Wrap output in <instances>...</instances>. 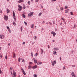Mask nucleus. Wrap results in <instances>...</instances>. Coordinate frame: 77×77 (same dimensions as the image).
<instances>
[{
    "mask_svg": "<svg viewBox=\"0 0 77 77\" xmlns=\"http://www.w3.org/2000/svg\"><path fill=\"white\" fill-rule=\"evenodd\" d=\"M23 0H20L19 1H18V3H22V2H23Z\"/></svg>",
    "mask_w": 77,
    "mask_h": 77,
    "instance_id": "12",
    "label": "nucleus"
},
{
    "mask_svg": "<svg viewBox=\"0 0 77 77\" xmlns=\"http://www.w3.org/2000/svg\"><path fill=\"white\" fill-rule=\"evenodd\" d=\"M56 51H54L53 52V54H56Z\"/></svg>",
    "mask_w": 77,
    "mask_h": 77,
    "instance_id": "20",
    "label": "nucleus"
},
{
    "mask_svg": "<svg viewBox=\"0 0 77 77\" xmlns=\"http://www.w3.org/2000/svg\"><path fill=\"white\" fill-rule=\"evenodd\" d=\"M7 29L8 30L10 29H9V26H7Z\"/></svg>",
    "mask_w": 77,
    "mask_h": 77,
    "instance_id": "29",
    "label": "nucleus"
},
{
    "mask_svg": "<svg viewBox=\"0 0 77 77\" xmlns=\"http://www.w3.org/2000/svg\"><path fill=\"white\" fill-rule=\"evenodd\" d=\"M54 24V21L53 22V24Z\"/></svg>",
    "mask_w": 77,
    "mask_h": 77,
    "instance_id": "62",
    "label": "nucleus"
},
{
    "mask_svg": "<svg viewBox=\"0 0 77 77\" xmlns=\"http://www.w3.org/2000/svg\"><path fill=\"white\" fill-rule=\"evenodd\" d=\"M38 1H39V0H35V2H38Z\"/></svg>",
    "mask_w": 77,
    "mask_h": 77,
    "instance_id": "60",
    "label": "nucleus"
},
{
    "mask_svg": "<svg viewBox=\"0 0 77 77\" xmlns=\"http://www.w3.org/2000/svg\"><path fill=\"white\" fill-rule=\"evenodd\" d=\"M38 67V66H37V65H35L34 66H33V67H32L33 69H35L36 68H37Z\"/></svg>",
    "mask_w": 77,
    "mask_h": 77,
    "instance_id": "7",
    "label": "nucleus"
},
{
    "mask_svg": "<svg viewBox=\"0 0 77 77\" xmlns=\"http://www.w3.org/2000/svg\"><path fill=\"white\" fill-rule=\"evenodd\" d=\"M23 74L24 75H26V72H24V71L23 72Z\"/></svg>",
    "mask_w": 77,
    "mask_h": 77,
    "instance_id": "38",
    "label": "nucleus"
},
{
    "mask_svg": "<svg viewBox=\"0 0 77 77\" xmlns=\"http://www.w3.org/2000/svg\"><path fill=\"white\" fill-rule=\"evenodd\" d=\"M13 75H14V77H15L16 76V72H13Z\"/></svg>",
    "mask_w": 77,
    "mask_h": 77,
    "instance_id": "8",
    "label": "nucleus"
},
{
    "mask_svg": "<svg viewBox=\"0 0 77 77\" xmlns=\"http://www.w3.org/2000/svg\"><path fill=\"white\" fill-rule=\"evenodd\" d=\"M56 0H52V2H55Z\"/></svg>",
    "mask_w": 77,
    "mask_h": 77,
    "instance_id": "57",
    "label": "nucleus"
},
{
    "mask_svg": "<svg viewBox=\"0 0 77 77\" xmlns=\"http://www.w3.org/2000/svg\"><path fill=\"white\" fill-rule=\"evenodd\" d=\"M36 38H37V37H36V36L34 37V39L35 40H36Z\"/></svg>",
    "mask_w": 77,
    "mask_h": 77,
    "instance_id": "28",
    "label": "nucleus"
},
{
    "mask_svg": "<svg viewBox=\"0 0 77 77\" xmlns=\"http://www.w3.org/2000/svg\"><path fill=\"white\" fill-rule=\"evenodd\" d=\"M31 56L32 57H33V53L32 52H31Z\"/></svg>",
    "mask_w": 77,
    "mask_h": 77,
    "instance_id": "41",
    "label": "nucleus"
},
{
    "mask_svg": "<svg viewBox=\"0 0 77 77\" xmlns=\"http://www.w3.org/2000/svg\"><path fill=\"white\" fill-rule=\"evenodd\" d=\"M76 42H77V39H76Z\"/></svg>",
    "mask_w": 77,
    "mask_h": 77,
    "instance_id": "64",
    "label": "nucleus"
},
{
    "mask_svg": "<svg viewBox=\"0 0 77 77\" xmlns=\"http://www.w3.org/2000/svg\"><path fill=\"white\" fill-rule=\"evenodd\" d=\"M22 62H24V59H23L22 60Z\"/></svg>",
    "mask_w": 77,
    "mask_h": 77,
    "instance_id": "55",
    "label": "nucleus"
},
{
    "mask_svg": "<svg viewBox=\"0 0 77 77\" xmlns=\"http://www.w3.org/2000/svg\"><path fill=\"white\" fill-rule=\"evenodd\" d=\"M4 20L6 21H7L8 20V17L7 16H5L4 17Z\"/></svg>",
    "mask_w": 77,
    "mask_h": 77,
    "instance_id": "4",
    "label": "nucleus"
},
{
    "mask_svg": "<svg viewBox=\"0 0 77 77\" xmlns=\"http://www.w3.org/2000/svg\"><path fill=\"white\" fill-rule=\"evenodd\" d=\"M28 4L29 5H30V1H28Z\"/></svg>",
    "mask_w": 77,
    "mask_h": 77,
    "instance_id": "24",
    "label": "nucleus"
},
{
    "mask_svg": "<svg viewBox=\"0 0 77 77\" xmlns=\"http://www.w3.org/2000/svg\"><path fill=\"white\" fill-rule=\"evenodd\" d=\"M56 61L54 60L53 61V62H52V65L53 66H54V64H56Z\"/></svg>",
    "mask_w": 77,
    "mask_h": 77,
    "instance_id": "5",
    "label": "nucleus"
},
{
    "mask_svg": "<svg viewBox=\"0 0 77 77\" xmlns=\"http://www.w3.org/2000/svg\"><path fill=\"white\" fill-rule=\"evenodd\" d=\"M18 8H22V7H21V6L20 5H18Z\"/></svg>",
    "mask_w": 77,
    "mask_h": 77,
    "instance_id": "23",
    "label": "nucleus"
},
{
    "mask_svg": "<svg viewBox=\"0 0 77 77\" xmlns=\"http://www.w3.org/2000/svg\"><path fill=\"white\" fill-rule=\"evenodd\" d=\"M23 9H25V8H26V5H25L24 4L23 5Z\"/></svg>",
    "mask_w": 77,
    "mask_h": 77,
    "instance_id": "14",
    "label": "nucleus"
},
{
    "mask_svg": "<svg viewBox=\"0 0 77 77\" xmlns=\"http://www.w3.org/2000/svg\"><path fill=\"white\" fill-rule=\"evenodd\" d=\"M0 38L1 39H3V38H2V36L1 35H0Z\"/></svg>",
    "mask_w": 77,
    "mask_h": 77,
    "instance_id": "35",
    "label": "nucleus"
},
{
    "mask_svg": "<svg viewBox=\"0 0 77 77\" xmlns=\"http://www.w3.org/2000/svg\"><path fill=\"white\" fill-rule=\"evenodd\" d=\"M65 69V66H64L63 67V69Z\"/></svg>",
    "mask_w": 77,
    "mask_h": 77,
    "instance_id": "51",
    "label": "nucleus"
},
{
    "mask_svg": "<svg viewBox=\"0 0 77 77\" xmlns=\"http://www.w3.org/2000/svg\"><path fill=\"white\" fill-rule=\"evenodd\" d=\"M34 24H32V25H31V28H32V29H33V26H34Z\"/></svg>",
    "mask_w": 77,
    "mask_h": 77,
    "instance_id": "13",
    "label": "nucleus"
},
{
    "mask_svg": "<svg viewBox=\"0 0 77 77\" xmlns=\"http://www.w3.org/2000/svg\"><path fill=\"white\" fill-rule=\"evenodd\" d=\"M34 13L33 12H31L28 14V17H32V15H33Z\"/></svg>",
    "mask_w": 77,
    "mask_h": 77,
    "instance_id": "1",
    "label": "nucleus"
},
{
    "mask_svg": "<svg viewBox=\"0 0 77 77\" xmlns=\"http://www.w3.org/2000/svg\"><path fill=\"white\" fill-rule=\"evenodd\" d=\"M21 9H22V8H18V11H20L21 10Z\"/></svg>",
    "mask_w": 77,
    "mask_h": 77,
    "instance_id": "27",
    "label": "nucleus"
},
{
    "mask_svg": "<svg viewBox=\"0 0 77 77\" xmlns=\"http://www.w3.org/2000/svg\"><path fill=\"white\" fill-rule=\"evenodd\" d=\"M0 13H1V14H2V10H0Z\"/></svg>",
    "mask_w": 77,
    "mask_h": 77,
    "instance_id": "49",
    "label": "nucleus"
},
{
    "mask_svg": "<svg viewBox=\"0 0 77 77\" xmlns=\"http://www.w3.org/2000/svg\"><path fill=\"white\" fill-rule=\"evenodd\" d=\"M34 63H37V60H35L34 61Z\"/></svg>",
    "mask_w": 77,
    "mask_h": 77,
    "instance_id": "37",
    "label": "nucleus"
},
{
    "mask_svg": "<svg viewBox=\"0 0 77 77\" xmlns=\"http://www.w3.org/2000/svg\"><path fill=\"white\" fill-rule=\"evenodd\" d=\"M41 54H42V53H43V50L42 49H41Z\"/></svg>",
    "mask_w": 77,
    "mask_h": 77,
    "instance_id": "33",
    "label": "nucleus"
},
{
    "mask_svg": "<svg viewBox=\"0 0 77 77\" xmlns=\"http://www.w3.org/2000/svg\"><path fill=\"white\" fill-rule=\"evenodd\" d=\"M70 15H73V13L71 11L70 13Z\"/></svg>",
    "mask_w": 77,
    "mask_h": 77,
    "instance_id": "21",
    "label": "nucleus"
},
{
    "mask_svg": "<svg viewBox=\"0 0 77 77\" xmlns=\"http://www.w3.org/2000/svg\"><path fill=\"white\" fill-rule=\"evenodd\" d=\"M29 64H33V63L32 62H30L29 63Z\"/></svg>",
    "mask_w": 77,
    "mask_h": 77,
    "instance_id": "45",
    "label": "nucleus"
},
{
    "mask_svg": "<svg viewBox=\"0 0 77 77\" xmlns=\"http://www.w3.org/2000/svg\"><path fill=\"white\" fill-rule=\"evenodd\" d=\"M51 34H53V36H56V33L54 31H51Z\"/></svg>",
    "mask_w": 77,
    "mask_h": 77,
    "instance_id": "3",
    "label": "nucleus"
},
{
    "mask_svg": "<svg viewBox=\"0 0 77 77\" xmlns=\"http://www.w3.org/2000/svg\"><path fill=\"white\" fill-rule=\"evenodd\" d=\"M0 57H1V58H2V57H3V56H2L1 54L0 55Z\"/></svg>",
    "mask_w": 77,
    "mask_h": 77,
    "instance_id": "48",
    "label": "nucleus"
},
{
    "mask_svg": "<svg viewBox=\"0 0 77 77\" xmlns=\"http://www.w3.org/2000/svg\"><path fill=\"white\" fill-rule=\"evenodd\" d=\"M24 23H25V25H27V22H26V21H25Z\"/></svg>",
    "mask_w": 77,
    "mask_h": 77,
    "instance_id": "36",
    "label": "nucleus"
},
{
    "mask_svg": "<svg viewBox=\"0 0 77 77\" xmlns=\"http://www.w3.org/2000/svg\"><path fill=\"white\" fill-rule=\"evenodd\" d=\"M60 10H61V11H63V7H60Z\"/></svg>",
    "mask_w": 77,
    "mask_h": 77,
    "instance_id": "32",
    "label": "nucleus"
},
{
    "mask_svg": "<svg viewBox=\"0 0 77 77\" xmlns=\"http://www.w3.org/2000/svg\"><path fill=\"white\" fill-rule=\"evenodd\" d=\"M22 17H23V18H26V16L24 14H22Z\"/></svg>",
    "mask_w": 77,
    "mask_h": 77,
    "instance_id": "16",
    "label": "nucleus"
},
{
    "mask_svg": "<svg viewBox=\"0 0 77 77\" xmlns=\"http://www.w3.org/2000/svg\"><path fill=\"white\" fill-rule=\"evenodd\" d=\"M32 45H33V44H34V42L32 43Z\"/></svg>",
    "mask_w": 77,
    "mask_h": 77,
    "instance_id": "63",
    "label": "nucleus"
},
{
    "mask_svg": "<svg viewBox=\"0 0 77 77\" xmlns=\"http://www.w3.org/2000/svg\"><path fill=\"white\" fill-rule=\"evenodd\" d=\"M72 76V77H75V75L74 74V73L73 72L71 73Z\"/></svg>",
    "mask_w": 77,
    "mask_h": 77,
    "instance_id": "6",
    "label": "nucleus"
},
{
    "mask_svg": "<svg viewBox=\"0 0 77 77\" xmlns=\"http://www.w3.org/2000/svg\"><path fill=\"white\" fill-rule=\"evenodd\" d=\"M33 60H34V61L35 60H36V59H35V58H33Z\"/></svg>",
    "mask_w": 77,
    "mask_h": 77,
    "instance_id": "47",
    "label": "nucleus"
},
{
    "mask_svg": "<svg viewBox=\"0 0 77 77\" xmlns=\"http://www.w3.org/2000/svg\"><path fill=\"white\" fill-rule=\"evenodd\" d=\"M49 24H50L51 26V25L52 24L50 22H49Z\"/></svg>",
    "mask_w": 77,
    "mask_h": 77,
    "instance_id": "42",
    "label": "nucleus"
},
{
    "mask_svg": "<svg viewBox=\"0 0 77 77\" xmlns=\"http://www.w3.org/2000/svg\"><path fill=\"white\" fill-rule=\"evenodd\" d=\"M48 48H50V46L49 45H48Z\"/></svg>",
    "mask_w": 77,
    "mask_h": 77,
    "instance_id": "58",
    "label": "nucleus"
},
{
    "mask_svg": "<svg viewBox=\"0 0 77 77\" xmlns=\"http://www.w3.org/2000/svg\"><path fill=\"white\" fill-rule=\"evenodd\" d=\"M72 67H75V65H72Z\"/></svg>",
    "mask_w": 77,
    "mask_h": 77,
    "instance_id": "54",
    "label": "nucleus"
},
{
    "mask_svg": "<svg viewBox=\"0 0 77 77\" xmlns=\"http://www.w3.org/2000/svg\"><path fill=\"white\" fill-rule=\"evenodd\" d=\"M10 69L11 70H12V68L11 67H10Z\"/></svg>",
    "mask_w": 77,
    "mask_h": 77,
    "instance_id": "59",
    "label": "nucleus"
},
{
    "mask_svg": "<svg viewBox=\"0 0 77 77\" xmlns=\"http://www.w3.org/2000/svg\"><path fill=\"white\" fill-rule=\"evenodd\" d=\"M21 71H22V72H24V69H23V68H22V69H21Z\"/></svg>",
    "mask_w": 77,
    "mask_h": 77,
    "instance_id": "43",
    "label": "nucleus"
},
{
    "mask_svg": "<svg viewBox=\"0 0 77 77\" xmlns=\"http://www.w3.org/2000/svg\"><path fill=\"white\" fill-rule=\"evenodd\" d=\"M61 20H63L64 22H65V19L63 18V17H62L61 18Z\"/></svg>",
    "mask_w": 77,
    "mask_h": 77,
    "instance_id": "31",
    "label": "nucleus"
},
{
    "mask_svg": "<svg viewBox=\"0 0 77 77\" xmlns=\"http://www.w3.org/2000/svg\"><path fill=\"white\" fill-rule=\"evenodd\" d=\"M26 43H25V42H23V44H25Z\"/></svg>",
    "mask_w": 77,
    "mask_h": 77,
    "instance_id": "52",
    "label": "nucleus"
},
{
    "mask_svg": "<svg viewBox=\"0 0 77 77\" xmlns=\"http://www.w3.org/2000/svg\"><path fill=\"white\" fill-rule=\"evenodd\" d=\"M13 58H14L15 57H16V56H15V53H14L13 54Z\"/></svg>",
    "mask_w": 77,
    "mask_h": 77,
    "instance_id": "22",
    "label": "nucleus"
},
{
    "mask_svg": "<svg viewBox=\"0 0 77 77\" xmlns=\"http://www.w3.org/2000/svg\"><path fill=\"white\" fill-rule=\"evenodd\" d=\"M13 25H14V26H16V23H15V22L13 21Z\"/></svg>",
    "mask_w": 77,
    "mask_h": 77,
    "instance_id": "15",
    "label": "nucleus"
},
{
    "mask_svg": "<svg viewBox=\"0 0 77 77\" xmlns=\"http://www.w3.org/2000/svg\"><path fill=\"white\" fill-rule=\"evenodd\" d=\"M13 18L14 21H16V18H15V12L14 11H13Z\"/></svg>",
    "mask_w": 77,
    "mask_h": 77,
    "instance_id": "2",
    "label": "nucleus"
},
{
    "mask_svg": "<svg viewBox=\"0 0 77 77\" xmlns=\"http://www.w3.org/2000/svg\"><path fill=\"white\" fill-rule=\"evenodd\" d=\"M54 50H59V48H54Z\"/></svg>",
    "mask_w": 77,
    "mask_h": 77,
    "instance_id": "18",
    "label": "nucleus"
},
{
    "mask_svg": "<svg viewBox=\"0 0 77 77\" xmlns=\"http://www.w3.org/2000/svg\"><path fill=\"white\" fill-rule=\"evenodd\" d=\"M5 58L6 60H7V59L8 58V55H7V54H6L5 57Z\"/></svg>",
    "mask_w": 77,
    "mask_h": 77,
    "instance_id": "19",
    "label": "nucleus"
},
{
    "mask_svg": "<svg viewBox=\"0 0 77 77\" xmlns=\"http://www.w3.org/2000/svg\"><path fill=\"white\" fill-rule=\"evenodd\" d=\"M2 37H4V35H1Z\"/></svg>",
    "mask_w": 77,
    "mask_h": 77,
    "instance_id": "61",
    "label": "nucleus"
},
{
    "mask_svg": "<svg viewBox=\"0 0 77 77\" xmlns=\"http://www.w3.org/2000/svg\"><path fill=\"white\" fill-rule=\"evenodd\" d=\"M42 15V13H40L38 14V16H39V17H40L41 15Z\"/></svg>",
    "mask_w": 77,
    "mask_h": 77,
    "instance_id": "26",
    "label": "nucleus"
},
{
    "mask_svg": "<svg viewBox=\"0 0 77 77\" xmlns=\"http://www.w3.org/2000/svg\"><path fill=\"white\" fill-rule=\"evenodd\" d=\"M8 32H9V33H11V31L10 29H8Z\"/></svg>",
    "mask_w": 77,
    "mask_h": 77,
    "instance_id": "40",
    "label": "nucleus"
},
{
    "mask_svg": "<svg viewBox=\"0 0 77 77\" xmlns=\"http://www.w3.org/2000/svg\"><path fill=\"white\" fill-rule=\"evenodd\" d=\"M20 30L21 32H22V31L23 30V28L21 26V28H20Z\"/></svg>",
    "mask_w": 77,
    "mask_h": 77,
    "instance_id": "34",
    "label": "nucleus"
},
{
    "mask_svg": "<svg viewBox=\"0 0 77 77\" xmlns=\"http://www.w3.org/2000/svg\"><path fill=\"white\" fill-rule=\"evenodd\" d=\"M34 77H38V76H37V75H36V74H34Z\"/></svg>",
    "mask_w": 77,
    "mask_h": 77,
    "instance_id": "25",
    "label": "nucleus"
},
{
    "mask_svg": "<svg viewBox=\"0 0 77 77\" xmlns=\"http://www.w3.org/2000/svg\"><path fill=\"white\" fill-rule=\"evenodd\" d=\"M32 67H31V65H29L28 67V69H31Z\"/></svg>",
    "mask_w": 77,
    "mask_h": 77,
    "instance_id": "10",
    "label": "nucleus"
},
{
    "mask_svg": "<svg viewBox=\"0 0 77 77\" xmlns=\"http://www.w3.org/2000/svg\"><path fill=\"white\" fill-rule=\"evenodd\" d=\"M65 13H66V14H67V13H68V11L67 10H65Z\"/></svg>",
    "mask_w": 77,
    "mask_h": 77,
    "instance_id": "30",
    "label": "nucleus"
},
{
    "mask_svg": "<svg viewBox=\"0 0 77 77\" xmlns=\"http://www.w3.org/2000/svg\"><path fill=\"white\" fill-rule=\"evenodd\" d=\"M42 23L43 24H44V23H45V21H44Z\"/></svg>",
    "mask_w": 77,
    "mask_h": 77,
    "instance_id": "53",
    "label": "nucleus"
},
{
    "mask_svg": "<svg viewBox=\"0 0 77 77\" xmlns=\"http://www.w3.org/2000/svg\"><path fill=\"white\" fill-rule=\"evenodd\" d=\"M67 8H68V6L66 5L65 6V9H67Z\"/></svg>",
    "mask_w": 77,
    "mask_h": 77,
    "instance_id": "39",
    "label": "nucleus"
},
{
    "mask_svg": "<svg viewBox=\"0 0 77 77\" xmlns=\"http://www.w3.org/2000/svg\"><path fill=\"white\" fill-rule=\"evenodd\" d=\"M35 56L36 57L37 56H38V53H36Z\"/></svg>",
    "mask_w": 77,
    "mask_h": 77,
    "instance_id": "46",
    "label": "nucleus"
},
{
    "mask_svg": "<svg viewBox=\"0 0 77 77\" xmlns=\"http://www.w3.org/2000/svg\"><path fill=\"white\" fill-rule=\"evenodd\" d=\"M60 60H62V57H60Z\"/></svg>",
    "mask_w": 77,
    "mask_h": 77,
    "instance_id": "56",
    "label": "nucleus"
},
{
    "mask_svg": "<svg viewBox=\"0 0 77 77\" xmlns=\"http://www.w3.org/2000/svg\"><path fill=\"white\" fill-rule=\"evenodd\" d=\"M75 25H74V26L73 28H75Z\"/></svg>",
    "mask_w": 77,
    "mask_h": 77,
    "instance_id": "50",
    "label": "nucleus"
},
{
    "mask_svg": "<svg viewBox=\"0 0 77 77\" xmlns=\"http://www.w3.org/2000/svg\"><path fill=\"white\" fill-rule=\"evenodd\" d=\"M18 61L19 62H20V61H21V58H20V57H19L18 58Z\"/></svg>",
    "mask_w": 77,
    "mask_h": 77,
    "instance_id": "17",
    "label": "nucleus"
},
{
    "mask_svg": "<svg viewBox=\"0 0 77 77\" xmlns=\"http://www.w3.org/2000/svg\"><path fill=\"white\" fill-rule=\"evenodd\" d=\"M42 64V62H39L37 63V65H41Z\"/></svg>",
    "mask_w": 77,
    "mask_h": 77,
    "instance_id": "11",
    "label": "nucleus"
},
{
    "mask_svg": "<svg viewBox=\"0 0 77 77\" xmlns=\"http://www.w3.org/2000/svg\"><path fill=\"white\" fill-rule=\"evenodd\" d=\"M0 69H1V68H0V74H2V70H0Z\"/></svg>",
    "mask_w": 77,
    "mask_h": 77,
    "instance_id": "44",
    "label": "nucleus"
},
{
    "mask_svg": "<svg viewBox=\"0 0 77 77\" xmlns=\"http://www.w3.org/2000/svg\"><path fill=\"white\" fill-rule=\"evenodd\" d=\"M7 14H9V13L10 12V10H9V9H7Z\"/></svg>",
    "mask_w": 77,
    "mask_h": 77,
    "instance_id": "9",
    "label": "nucleus"
}]
</instances>
